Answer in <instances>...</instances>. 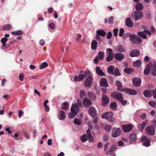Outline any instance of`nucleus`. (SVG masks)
Instances as JSON below:
<instances>
[{
  "label": "nucleus",
  "mask_w": 156,
  "mask_h": 156,
  "mask_svg": "<svg viewBox=\"0 0 156 156\" xmlns=\"http://www.w3.org/2000/svg\"><path fill=\"white\" fill-rule=\"evenodd\" d=\"M71 112L69 114V119H73L76 114L79 111V108L77 103L73 104L70 109Z\"/></svg>",
  "instance_id": "1"
},
{
  "label": "nucleus",
  "mask_w": 156,
  "mask_h": 156,
  "mask_svg": "<svg viewBox=\"0 0 156 156\" xmlns=\"http://www.w3.org/2000/svg\"><path fill=\"white\" fill-rule=\"evenodd\" d=\"M87 135L86 134L81 136V139L83 142H85L88 140L90 142H92L94 141V138L91 135L90 129H89L86 131Z\"/></svg>",
  "instance_id": "2"
},
{
  "label": "nucleus",
  "mask_w": 156,
  "mask_h": 156,
  "mask_svg": "<svg viewBox=\"0 0 156 156\" xmlns=\"http://www.w3.org/2000/svg\"><path fill=\"white\" fill-rule=\"evenodd\" d=\"M113 116V113L111 112H109L103 113L101 115V117L102 119H106L108 121L113 122L114 120Z\"/></svg>",
  "instance_id": "3"
},
{
  "label": "nucleus",
  "mask_w": 156,
  "mask_h": 156,
  "mask_svg": "<svg viewBox=\"0 0 156 156\" xmlns=\"http://www.w3.org/2000/svg\"><path fill=\"white\" fill-rule=\"evenodd\" d=\"M90 72L87 71L85 72L84 74H81L78 76H75L74 77V80L76 81H80L85 78L87 76L90 75Z\"/></svg>",
  "instance_id": "4"
},
{
  "label": "nucleus",
  "mask_w": 156,
  "mask_h": 156,
  "mask_svg": "<svg viewBox=\"0 0 156 156\" xmlns=\"http://www.w3.org/2000/svg\"><path fill=\"white\" fill-rule=\"evenodd\" d=\"M131 16L135 20H137L143 17V14L141 11H136L132 13Z\"/></svg>",
  "instance_id": "5"
},
{
  "label": "nucleus",
  "mask_w": 156,
  "mask_h": 156,
  "mask_svg": "<svg viewBox=\"0 0 156 156\" xmlns=\"http://www.w3.org/2000/svg\"><path fill=\"white\" fill-rule=\"evenodd\" d=\"M130 40L133 43L135 44H140L142 42L141 38L137 36L131 34L129 36Z\"/></svg>",
  "instance_id": "6"
},
{
  "label": "nucleus",
  "mask_w": 156,
  "mask_h": 156,
  "mask_svg": "<svg viewBox=\"0 0 156 156\" xmlns=\"http://www.w3.org/2000/svg\"><path fill=\"white\" fill-rule=\"evenodd\" d=\"M121 134V130L119 128H113L111 132V135L112 137L116 138L119 136Z\"/></svg>",
  "instance_id": "7"
},
{
  "label": "nucleus",
  "mask_w": 156,
  "mask_h": 156,
  "mask_svg": "<svg viewBox=\"0 0 156 156\" xmlns=\"http://www.w3.org/2000/svg\"><path fill=\"white\" fill-rule=\"evenodd\" d=\"M146 131L147 133L149 135L153 136L155 134V129L152 126L147 127L146 128Z\"/></svg>",
  "instance_id": "8"
},
{
  "label": "nucleus",
  "mask_w": 156,
  "mask_h": 156,
  "mask_svg": "<svg viewBox=\"0 0 156 156\" xmlns=\"http://www.w3.org/2000/svg\"><path fill=\"white\" fill-rule=\"evenodd\" d=\"M82 103L84 107L88 108L91 105L92 101L89 98H85L83 100Z\"/></svg>",
  "instance_id": "9"
},
{
  "label": "nucleus",
  "mask_w": 156,
  "mask_h": 156,
  "mask_svg": "<svg viewBox=\"0 0 156 156\" xmlns=\"http://www.w3.org/2000/svg\"><path fill=\"white\" fill-rule=\"evenodd\" d=\"M137 34L138 36L141 37L145 39L147 37V36L146 34H147L148 35H151V33L149 31L147 30H145L143 31H140L138 32Z\"/></svg>",
  "instance_id": "10"
},
{
  "label": "nucleus",
  "mask_w": 156,
  "mask_h": 156,
  "mask_svg": "<svg viewBox=\"0 0 156 156\" xmlns=\"http://www.w3.org/2000/svg\"><path fill=\"white\" fill-rule=\"evenodd\" d=\"M93 82V79L91 76H88L84 82V84L86 87H90Z\"/></svg>",
  "instance_id": "11"
},
{
  "label": "nucleus",
  "mask_w": 156,
  "mask_h": 156,
  "mask_svg": "<svg viewBox=\"0 0 156 156\" xmlns=\"http://www.w3.org/2000/svg\"><path fill=\"white\" fill-rule=\"evenodd\" d=\"M104 56V53L103 52H99L98 55L96 57L94 60L95 63L96 64L98 63L99 60H101L103 58Z\"/></svg>",
  "instance_id": "12"
},
{
  "label": "nucleus",
  "mask_w": 156,
  "mask_h": 156,
  "mask_svg": "<svg viewBox=\"0 0 156 156\" xmlns=\"http://www.w3.org/2000/svg\"><path fill=\"white\" fill-rule=\"evenodd\" d=\"M122 127L125 132H129L132 129L133 125L131 124L124 125L122 126Z\"/></svg>",
  "instance_id": "13"
},
{
  "label": "nucleus",
  "mask_w": 156,
  "mask_h": 156,
  "mask_svg": "<svg viewBox=\"0 0 156 156\" xmlns=\"http://www.w3.org/2000/svg\"><path fill=\"white\" fill-rule=\"evenodd\" d=\"M141 140L143 142V144L146 147H148L150 145V143L149 139L145 136L141 138Z\"/></svg>",
  "instance_id": "14"
},
{
  "label": "nucleus",
  "mask_w": 156,
  "mask_h": 156,
  "mask_svg": "<svg viewBox=\"0 0 156 156\" xmlns=\"http://www.w3.org/2000/svg\"><path fill=\"white\" fill-rule=\"evenodd\" d=\"M111 96L114 99H116L119 101L121 100L122 97L121 94L118 92H114L111 94Z\"/></svg>",
  "instance_id": "15"
},
{
  "label": "nucleus",
  "mask_w": 156,
  "mask_h": 156,
  "mask_svg": "<svg viewBox=\"0 0 156 156\" xmlns=\"http://www.w3.org/2000/svg\"><path fill=\"white\" fill-rule=\"evenodd\" d=\"M88 112L92 118H94L96 114V110L94 107L91 106L88 109Z\"/></svg>",
  "instance_id": "16"
},
{
  "label": "nucleus",
  "mask_w": 156,
  "mask_h": 156,
  "mask_svg": "<svg viewBox=\"0 0 156 156\" xmlns=\"http://www.w3.org/2000/svg\"><path fill=\"white\" fill-rule=\"evenodd\" d=\"M123 91L126 93L132 95H135L137 94V92L134 90L124 88Z\"/></svg>",
  "instance_id": "17"
},
{
  "label": "nucleus",
  "mask_w": 156,
  "mask_h": 156,
  "mask_svg": "<svg viewBox=\"0 0 156 156\" xmlns=\"http://www.w3.org/2000/svg\"><path fill=\"white\" fill-rule=\"evenodd\" d=\"M101 101L103 102L102 105H107L109 103V99L107 96L102 95L101 97Z\"/></svg>",
  "instance_id": "18"
},
{
  "label": "nucleus",
  "mask_w": 156,
  "mask_h": 156,
  "mask_svg": "<svg viewBox=\"0 0 156 156\" xmlns=\"http://www.w3.org/2000/svg\"><path fill=\"white\" fill-rule=\"evenodd\" d=\"M140 53L139 50L135 49L131 51L130 53V56L131 57H138Z\"/></svg>",
  "instance_id": "19"
},
{
  "label": "nucleus",
  "mask_w": 156,
  "mask_h": 156,
  "mask_svg": "<svg viewBox=\"0 0 156 156\" xmlns=\"http://www.w3.org/2000/svg\"><path fill=\"white\" fill-rule=\"evenodd\" d=\"M115 58L119 61H121L123 60L125 57L124 55L122 53H115L114 55Z\"/></svg>",
  "instance_id": "20"
},
{
  "label": "nucleus",
  "mask_w": 156,
  "mask_h": 156,
  "mask_svg": "<svg viewBox=\"0 0 156 156\" xmlns=\"http://www.w3.org/2000/svg\"><path fill=\"white\" fill-rule=\"evenodd\" d=\"M133 82L134 86L139 87L140 85L141 80L139 78H134L133 80Z\"/></svg>",
  "instance_id": "21"
},
{
  "label": "nucleus",
  "mask_w": 156,
  "mask_h": 156,
  "mask_svg": "<svg viewBox=\"0 0 156 156\" xmlns=\"http://www.w3.org/2000/svg\"><path fill=\"white\" fill-rule=\"evenodd\" d=\"M154 93L153 90H147L144 92V94L145 97L149 98L151 97Z\"/></svg>",
  "instance_id": "22"
},
{
  "label": "nucleus",
  "mask_w": 156,
  "mask_h": 156,
  "mask_svg": "<svg viewBox=\"0 0 156 156\" xmlns=\"http://www.w3.org/2000/svg\"><path fill=\"white\" fill-rule=\"evenodd\" d=\"M100 85L101 87H107L108 86L107 80L105 78L101 79L100 81Z\"/></svg>",
  "instance_id": "23"
},
{
  "label": "nucleus",
  "mask_w": 156,
  "mask_h": 156,
  "mask_svg": "<svg viewBox=\"0 0 156 156\" xmlns=\"http://www.w3.org/2000/svg\"><path fill=\"white\" fill-rule=\"evenodd\" d=\"M58 117L60 120H63L65 119V112L62 111H60L58 112Z\"/></svg>",
  "instance_id": "24"
},
{
  "label": "nucleus",
  "mask_w": 156,
  "mask_h": 156,
  "mask_svg": "<svg viewBox=\"0 0 156 156\" xmlns=\"http://www.w3.org/2000/svg\"><path fill=\"white\" fill-rule=\"evenodd\" d=\"M152 66V64L150 62L147 65L144 71V73L145 75H147L149 73L151 67Z\"/></svg>",
  "instance_id": "25"
},
{
  "label": "nucleus",
  "mask_w": 156,
  "mask_h": 156,
  "mask_svg": "<svg viewBox=\"0 0 156 156\" xmlns=\"http://www.w3.org/2000/svg\"><path fill=\"white\" fill-rule=\"evenodd\" d=\"M125 23L126 25L129 27H132L133 25V21L130 18H128L126 20Z\"/></svg>",
  "instance_id": "26"
},
{
  "label": "nucleus",
  "mask_w": 156,
  "mask_h": 156,
  "mask_svg": "<svg viewBox=\"0 0 156 156\" xmlns=\"http://www.w3.org/2000/svg\"><path fill=\"white\" fill-rule=\"evenodd\" d=\"M147 122V120H146L144 122L141 124H139L137 125L138 128L141 131H142L144 128L146 123Z\"/></svg>",
  "instance_id": "27"
},
{
  "label": "nucleus",
  "mask_w": 156,
  "mask_h": 156,
  "mask_svg": "<svg viewBox=\"0 0 156 156\" xmlns=\"http://www.w3.org/2000/svg\"><path fill=\"white\" fill-rule=\"evenodd\" d=\"M115 84L118 87L117 90H118L123 91L124 89L123 88L122 83L120 81L118 80L116 81Z\"/></svg>",
  "instance_id": "28"
},
{
  "label": "nucleus",
  "mask_w": 156,
  "mask_h": 156,
  "mask_svg": "<svg viewBox=\"0 0 156 156\" xmlns=\"http://www.w3.org/2000/svg\"><path fill=\"white\" fill-rule=\"evenodd\" d=\"M135 8L136 10H141L143 9L144 6L141 3L138 2L135 5Z\"/></svg>",
  "instance_id": "29"
},
{
  "label": "nucleus",
  "mask_w": 156,
  "mask_h": 156,
  "mask_svg": "<svg viewBox=\"0 0 156 156\" xmlns=\"http://www.w3.org/2000/svg\"><path fill=\"white\" fill-rule=\"evenodd\" d=\"M114 49L115 51L120 52H124L125 51V49L123 46L120 45H119L116 46Z\"/></svg>",
  "instance_id": "30"
},
{
  "label": "nucleus",
  "mask_w": 156,
  "mask_h": 156,
  "mask_svg": "<svg viewBox=\"0 0 156 156\" xmlns=\"http://www.w3.org/2000/svg\"><path fill=\"white\" fill-rule=\"evenodd\" d=\"M91 48L92 50H95L97 47V43L96 41L93 40L91 43Z\"/></svg>",
  "instance_id": "31"
},
{
  "label": "nucleus",
  "mask_w": 156,
  "mask_h": 156,
  "mask_svg": "<svg viewBox=\"0 0 156 156\" xmlns=\"http://www.w3.org/2000/svg\"><path fill=\"white\" fill-rule=\"evenodd\" d=\"M87 95L88 97L92 100H95L96 99V97L94 94L92 92L89 91L88 92Z\"/></svg>",
  "instance_id": "32"
},
{
  "label": "nucleus",
  "mask_w": 156,
  "mask_h": 156,
  "mask_svg": "<svg viewBox=\"0 0 156 156\" xmlns=\"http://www.w3.org/2000/svg\"><path fill=\"white\" fill-rule=\"evenodd\" d=\"M106 34V33L104 31L102 30H97V34L99 36H101L102 37H105Z\"/></svg>",
  "instance_id": "33"
},
{
  "label": "nucleus",
  "mask_w": 156,
  "mask_h": 156,
  "mask_svg": "<svg viewBox=\"0 0 156 156\" xmlns=\"http://www.w3.org/2000/svg\"><path fill=\"white\" fill-rule=\"evenodd\" d=\"M129 139L131 141H135L137 139L136 134L135 133H133L129 136Z\"/></svg>",
  "instance_id": "34"
},
{
  "label": "nucleus",
  "mask_w": 156,
  "mask_h": 156,
  "mask_svg": "<svg viewBox=\"0 0 156 156\" xmlns=\"http://www.w3.org/2000/svg\"><path fill=\"white\" fill-rule=\"evenodd\" d=\"M69 107V103L67 102H65L62 104L61 105V108L63 110H66Z\"/></svg>",
  "instance_id": "35"
},
{
  "label": "nucleus",
  "mask_w": 156,
  "mask_h": 156,
  "mask_svg": "<svg viewBox=\"0 0 156 156\" xmlns=\"http://www.w3.org/2000/svg\"><path fill=\"white\" fill-rule=\"evenodd\" d=\"M152 67V69L151 70V73L152 75L153 76H156V64H154L152 65V66H151Z\"/></svg>",
  "instance_id": "36"
},
{
  "label": "nucleus",
  "mask_w": 156,
  "mask_h": 156,
  "mask_svg": "<svg viewBox=\"0 0 156 156\" xmlns=\"http://www.w3.org/2000/svg\"><path fill=\"white\" fill-rule=\"evenodd\" d=\"M96 71L97 73L99 75L103 76L105 74L100 69L99 67L97 66L96 68Z\"/></svg>",
  "instance_id": "37"
},
{
  "label": "nucleus",
  "mask_w": 156,
  "mask_h": 156,
  "mask_svg": "<svg viewBox=\"0 0 156 156\" xmlns=\"http://www.w3.org/2000/svg\"><path fill=\"white\" fill-rule=\"evenodd\" d=\"M115 69V67L114 66H109L108 68L107 71L108 72L111 74L113 75L114 70Z\"/></svg>",
  "instance_id": "38"
},
{
  "label": "nucleus",
  "mask_w": 156,
  "mask_h": 156,
  "mask_svg": "<svg viewBox=\"0 0 156 156\" xmlns=\"http://www.w3.org/2000/svg\"><path fill=\"white\" fill-rule=\"evenodd\" d=\"M141 64V62L140 60H137L133 62V65L137 68L139 67Z\"/></svg>",
  "instance_id": "39"
},
{
  "label": "nucleus",
  "mask_w": 156,
  "mask_h": 156,
  "mask_svg": "<svg viewBox=\"0 0 156 156\" xmlns=\"http://www.w3.org/2000/svg\"><path fill=\"white\" fill-rule=\"evenodd\" d=\"M113 75H114L115 76H119L121 75L119 70L118 68H116L114 69Z\"/></svg>",
  "instance_id": "40"
},
{
  "label": "nucleus",
  "mask_w": 156,
  "mask_h": 156,
  "mask_svg": "<svg viewBox=\"0 0 156 156\" xmlns=\"http://www.w3.org/2000/svg\"><path fill=\"white\" fill-rule=\"evenodd\" d=\"M22 32L21 30H18L15 31H12L11 34L13 35H19L22 34Z\"/></svg>",
  "instance_id": "41"
},
{
  "label": "nucleus",
  "mask_w": 156,
  "mask_h": 156,
  "mask_svg": "<svg viewBox=\"0 0 156 156\" xmlns=\"http://www.w3.org/2000/svg\"><path fill=\"white\" fill-rule=\"evenodd\" d=\"M124 71L127 73L130 74L133 71V70L130 68H126L124 69Z\"/></svg>",
  "instance_id": "42"
},
{
  "label": "nucleus",
  "mask_w": 156,
  "mask_h": 156,
  "mask_svg": "<svg viewBox=\"0 0 156 156\" xmlns=\"http://www.w3.org/2000/svg\"><path fill=\"white\" fill-rule=\"evenodd\" d=\"M106 54L108 55H114L113 50L112 49L109 48L107 49Z\"/></svg>",
  "instance_id": "43"
},
{
  "label": "nucleus",
  "mask_w": 156,
  "mask_h": 156,
  "mask_svg": "<svg viewBox=\"0 0 156 156\" xmlns=\"http://www.w3.org/2000/svg\"><path fill=\"white\" fill-rule=\"evenodd\" d=\"M11 26L9 24H7L3 26L2 30H9L10 29Z\"/></svg>",
  "instance_id": "44"
},
{
  "label": "nucleus",
  "mask_w": 156,
  "mask_h": 156,
  "mask_svg": "<svg viewBox=\"0 0 156 156\" xmlns=\"http://www.w3.org/2000/svg\"><path fill=\"white\" fill-rule=\"evenodd\" d=\"M110 107L113 110L115 109L117 107V104L115 102H112L110 104Z\"/></svg>",
  "instance_id": "45"
},
{
  "label": "nucleus",
  "mask_w": 156,
  "mask_h": 156,
  "mask_svg": "<svg viewBox=\"0 0 156 156\" xmlns=\"http://www.w3.org/2000/svg\"><path fill=\"white\" fill-rule=\"evenodd\" d=\"M74 122L75 124L80 125L81 123V121L80 119L76 118L74 120Z\"/></svg>",
  "instance_id": "46"
},
{
  "label": "nucleus",
  "mask_w": 156,
  "mask_h": 156,
  "mask_svg": "<svg viewBox=\"0 0 156 156\" xmlns=\"http://www.w3.org/2000/svg\"><path fill=\"white\" fill-rule=\"evenodd\" d=\"M113 19L114 17L113 16H111L108 20V21H107V20H105V23H107L108 22L109 23H112L113 22Z\"/></svg>",
  "instance_id": "47"
},
{
  "label": "nucleus",
  "mask_w": 156,
  "mask_h": 156,
  "mask_svg": "<svg viewBox=\"0 0 156 156\" xmlns=\"http://www.w3.org/2000/svg\"><path fill=\"white\" fill-rule=\"evenodd\" d=\"M149 104L153 107H156V102L153 101H150L148 102Z\"/></svg>",
  "instance_id": "48"
},
{
  "label": "nucleus",
  "mask_w": 156,
  "mask_h": 156,
  "mask_svg": "<svg viewBox=\"0 0 156 156\" xmlns=\"http://www.w3.org/2000/svg\"><path fill=\"white\" fill-rule=\"evenodd\" d=\"M48 65V64L47 62H44L41 64L40 66V67L41 69H42L46 67Z\"/></svg>",
  "instance_id": "49"
},
{
  "label": "nucleus",
  "mask_w": 156,
  "mask_h": 156,
  "mask_svg": "<svg viewBox=\"0 0 156 156\" xmlns=\"http://www.w3.org/2000/svg\"><path fill=\"white\" fill-rule=\"evenodd\" d=\"M80 95L81 98L85 97L86 94L85 92L83 90H81L80 91Z\"/></svg>",
  "instance_id": "50"
},
{
  "label": "nucleus",
  "mask_w": 156,
  "mask_h": 156,
  "mask_svg": "<svg viewBox=\"0 0 156 156\" xmlns=\"http://www.w3.org/2000/svg\"><path fill=\"white\" fill-rule=\"evenodd\" d=\"M114 58V55H108L106 58V60L108 62L111 61Z\"/></svg>",
  "instance_id": "51"
},
{
  "label": "nucleus",
  "mask_w": 156,
  "mask_h": 156,
  "mask_svg": "<svg viewBox=\"0 0 156 156\" xmlns=\"http://www.w3.org/2000/svg\"><path fill=\"white\" fill-rule=\"evenodd\" d=\"M112 127L109 125H107L105 127V129L106 131L109 132L110 131Z\"/></svg>",
  "instance_id": "52"
},
{
  "label": "nucleus",
  "mask_w": 156,
  "mask_h": 156,
  "mask_svg": "<svg viewBox=\"0 0 156 156\" xmlns=\"http://www.w3.org/2000/svg\"><path fill=\"white\" fill-rule=\"evenodd\" d=\"M124 32V30L123 28L119 30V35L120 37H122Z\"/></svg>",
  "instance_id": "53"
},
{
  "label": "nucleus",
  "mask_w": 156,
  "mask_h": 156,
  "mask_svg": "<svg viewBox=\"0 0 156 156\" xmlns=\"http://www.w3.org/2000/svg\"><path fill=\"white\" fill-rule=\"evenodd\" d=\"M24 77V75L23 73H21L19 76V80L21 81H22L23 80V78Z\"/></svg>",
  "instance_id": "54"
},
{
  "label": "nucleus",
  "mask_w": 156,
  "mask_h": 156,
  "mask_svg": "<svg viewBox=\"0 0 156 156\" xmlns=\"http://www.w3.org/2000/svg\"><path fill=\"white\" fill-rule=\"evenodd\" d=\"M119 101L121 102L122 104V105H125L126 104L127 102L126 100H124L123 99V97L122 98H121V100H120Z\"/></svg>",
  "instance_id": "55"
},
{
  "label": "nucleus",
  "mask_w": 156,
  "mask_h": 156,
  "mask_svg": "<svg viewBox=\"0 0 156 156\" xmlns=\"http://www.w3.org/2000/svg\"><path fill=\"white\" fill-rule=\"evenodd\" d=\"M8 40V38L5 37H3L2 38L1 41L2 43H6Z\"/></svg>",
  "instance_id": "56"
},
{
  "label": "nucleus",
  "mask_w": 156,
  "mask_h": 156,
  "mask_svg": "<svg viewBox=\"0 0 156 156\" xmlns=\"http://www.w3.org/2000/svg\"><path fill=\"white\" fill-rule=\"evenodd\" d=\"M118 29L117 28H115L113 30L114 35L115 36H117L118 35Z\"/></svg>",
  "instance_id": "57"
},
{
  "label": "nucleus",
  "mask_w": 156,
  "mask_h": 156,
  "mask_svg": "<svg viewBox=\"0 0 156 156\" xmlns=\"http://www.w3.org/2000/svg\"><path fill=\"white\" fill-rule=\"evenodd\" d=\"M49 27L51 29L53 30L55 28V24L53 23H51L49 24Z\"/></svg>",
  "instance_id": "58"
},
{
  "label": "nucleus",
  "mask_w": 156,
  "mask_h": 156,
  "mask_svg": "<svg viewBox=\"0 0 156 156\" xmlns=\"http://www.w3.org/2000/svg\"><path fill=\"white\" fill-rule=\"evenodd\" d=\"M23 134L24 135V136L27 139H30V136L29 135L27 134L26 132H23Z\"/></svg>",
  "instance_id": "59"
},
{
  "label": "nucleus",
  "mask_w": 156,
  "mask_h": 156,
  "mask_svg": "<svg viewBox=\"0 0 156 156\" xmlns=\"http://www.w3.org/2000/svg\"><path fill=\"white\" fill-rule=\"evenodd\" d=\"M112 34L111 32H109L108 33L107 36V38L108 39H110L112 37Z\"/></svg>",
  "instance_id": "60"
},
{
  "label": "nucleus",
  "mask_w": 156,
  "mask_h": 156,
  "mask_svg": "<svg viewBox=\"0 0 156 156\" xmlns=\"http://www.w3.org/2000/svg\"><path fill=\"white\" fill-rule=\"evenodd\" d=\"M94 118L93 122L94 124H96L98 121V118L97 116H95Z\"/></svg>",
  "instance_id": "61"
},
{
  "label": "nucleus",
  "mask_w": 156,
  "mask_h": 156,
  "mask_svg": "<svg viewBox=\"0 0 156 156\" xmlns=\"http://www.w3.org/2000/svg\"><path fill=\"white\" fill-rule=\"evenodd\" d=\"M40 44L41 46H43L45 44V42L44 40L43 39L39 41Z\"/></svg>",
  "instance_id": "62"
},
{
  "label": "nucleus",
  "mask_w": 156,
  "mask_h": 156,
  "mask_svg": "<svg viewBox=\"0 0 156 156\" xmlns=\"http://www.w3.org/2000/svg\"><path fill=\"white\" fill-rule=\"evenodd\" d=\"M117 144L119 147H121L124 145V143L121 141H119L118 142Z\"/></svg>",
  "instance_id": "63"
},
{
  "label": "nucleus",
  "mask_w": 156,
  "mask_h": 156,
  "mask_svg": "<svg viewBox=\"0 0 156 156\" xmlns=\"http://www.w3.org/2000/svg\"><path fill=\"white\" fill-rule=\"evenodd\" d=\"M115 149V147L114 146H112L110 148L109 151L110 152H112Z\"/></svg>",
  "instance_id": "64"
}]
</instances>
